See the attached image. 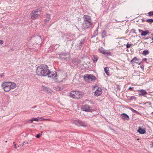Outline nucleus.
I'll return each instance as SVG.
<instances>
[{
	"label": "nucleus",
	"mask_w": 153,
	"mask_h": 153,
	"mask_svg": "<svg viewBox=\"0 0 153 153\" xmlns=\"http://www.w3.org/2000/svg\"><path fill=\"white\" fill-rule=\"evenodd\" d=\"M42 120H44V121H49L51 120V119H42Z\"/></svg>",
	"instance_id": "nucleus-29"
},
{
	"label": "nucleus",
	"mask_w": 153,
	"mask_h": 153,
	"mask_svg": "<svg viewBox=\"0 0 153 153\" xmlns=\"http://www.w3.org/2000/svg\"><path fill=\"white\" fill-rule=\"evenodd\" d=\"M33 121H40L42 120V117H38L37 118H33Z\"/></svg>",
	"instance_id": "nucleus-17"
},
{
	"label": "nucleus",
	"mask_w": 153,
	"mask_h": 153,
	"mask_svg": "<svg viewBox=\"0 0 153 153\" xmlns=\"http://www.w3.org/2000/svg\"><path fill=\"white\" fill-rule=\"evenodd\" d=\"M107 32L105 30H104L101 34L102 37L103 38L106 36Z\"/></svg>",
	"instance_id": "nucleus-22"
},
{
	"label": "nucleus",
	"mask_w": 153,
	"mask_h": 153,
	"mask_svg": "<svg viewBox=\"0 0 153 153\" xmlns=\"http://www.w3.org/2000/svg\"><path fill=\"white\" fill-rule=\"evenodd\" d=\"M104 70L106 75L109 76V74L108 72L109 71V68L108 67H105L104 69Z\"/></svg>",
	"instance_id": "nucleus-18"
},
{
	"label": "nucleus",
	"mask_w": 153,
	"mask_h": 153,
	"mask_svg": "<svg viewBox=\"0 0 153 153\" xmlns=\"http://www.w3.org/2000/svg\"><path fill=\"white\" fill-rule=\"evenodd\" d=\"M92 24V22H91L90 23L88 24V22L84 21L83 23V26L85 28H88L90 27Z\"/></svg>",
	"instance_id": "nucleus-12"
},
{
	"label": "nucleus",
	"mask_w": 153,
	"mask_h": 153,
	"mask_svg": "<svg viewBox=\"0 0 153 153\" xmlns=\"http://www.w3.org/2000/svg\"><path fill=\"white\" fill-rule=\"evenodd\" d=\"M80 121L78 120H74L73 121V123L76 125H77L78 126H80Z\"/></svg>",
	"instance_id": "nucleus-19"
},
{
	"label": "nucleus",
	"mask_w": 153,
	"mask_h": 153,
	"mask_svg": "<svg viewBox=\"0 0 153 153\" xmlns=\"http://www.w3.org/2000/svg\"><path fill=\"white\" fill-rule=\"evenodd\" d=\"M30 123H32L33 121V118H32V119L30 120Z\"/></svg>",
	"instance_id": "nucleus-32"
},
{
	"label": "nucleus",
	"mask_w": 153,
	"mask_h": 153,
	"mask_svg": "<svg viewBox=\"0 0 153 153\" xmlns=\"http://www.w3.org/2000/svg\"><path fill=\"white\" fill-rule=\"evenodd\" d=\"M99 51L100 53H102L104 54H107L108 53L102 47H101L99 49Z\"/></svg>",
	"instance_id": "nucleus-15"
},
{
	"label": "nucleus",
	"mask_w": 153,
	"mask_h": 153,
	"mask_svg": "<svg viewBox=\"0 0 153 153\" xmlns=\"http://www.w3.org/2000/svg\"><path fill=\"white\" fill-rule=\"evenodd\" d=\"M7 141H6V142H6V143H7Z\"/></svg>",
	"instance_id": "nucleus-36"
},
{
	"label": "nucleus",
	"mask_w": 153,
	"mask_h": 153,
	"mask_svg": "<svg viewBox=\"0 0 153 153\" xmlns=\"http://www.w3.org/2000/svg\"><path fill=\"white\" fill-rule=\"evenodd\" d=\"M152 40H153V39H152Z\"/></svg>",
	"instance_id": "nucleus-38"
},
{
	"label": "nucleus",
	"mask_w": 153,
	"mask_h": 153,
	"mask_svg": "<svg viewBox=\"0 0 153 153\" xmlns=\"http://www.w3.org/2000/svg\"><path fill=\"white\" fill-rule=\"evenodd\" d=\"M129 109L130 110H131L133 112H134V113H136L137 114H139V115L140 114V113L139 112H138V111H137L136 110L132 108H129Z\"/></svg>",
	"instance_id": "nucleus-26"
},
{
	"label": "nucleus",
	"mask_w": 153,
	"mask_h": 153,
	"mask_svg": "<svg viewBox=\"0 0 153 153\" xmlns=\"http://www.w3.org/2000/svg\"><path fill=\"white\" fill-rule=\"evenodd\" d=\"M138 92L140 93L139 94V95H143L147 94V92L145 90H141L138 91Z\"/></svg>",
	"instance_id": "nucleus-16"
},
{
	"label": "nucleus",
	"mask_w": 153,
	"mask_h": 153,
	"mask_svg": "<svg viewBox=\"0 0 153 153\" xmlns=\"http://www.w3.org/2000/svg\"><path fill=\"white\" fill-rule=\"evenodd\" d=\"M45 16L46 19H44V22L45 24H47L48 23L51 19V15L49 14H46Z\"/></svg>",
	"instance_id": "nucleus-14"
},
{
	"label": "nucleus",
	"mask_w": 153,
	"mask_h": 153,
	"mask_svg": "<svg viewBox=\"0 0 153 153\" xmlns=\"http://www.w3.org/2000/svg\"><path fill=\"white\" fill-rule=\"evenodd\" d=\"M84 78L86 82L89 83H90L96 79V77L91 74H86L85 75Z\"/></svg>",
	"instance_id": "nucleus-5"
},
{
	"label": "nucleus",
	"mask_w": 153,
	"mask_h": 153,
	"mask_svg": "<svg viewBox=\"0 0 153 153\" xmlns=\"http://www.w3.org/2000/svg\"><path fill=\"white\" fill-rule=\"evenodd\" d=\"M129 89L131 90L132 89V88L131 87H129L128 88Z\"/></svg>",
	"instance_id": "nucleus-33"
},
{
	"label": "nucleus",
	"mask_w": 153,
	"mask_h": 153,
	"mask_svg": "<svg viewBox=\"0 0 153 153\" xmlns=\"http://www.w3.org/2000/svg\"><path fill=\"white\" fill-rule=\"evenodd\" d=\"M82 109L83 111L87 112H90L92 110L90 106L87 105L83 106L82 107Z\"/></svg>",
	"instance_id": "nucleus-8"
},
{
	"label": "nucleus",
	"mask_w": 153,
	"mask_h": 153,
	"mask_svg": "<svg viewBox=\"0 0 153 153\" xmlns=\"http://www.w3.org/2000/svg\"><path fill=\"white\" fill-rule=\"evenodd\" d=\"M48 71H49V67L45 65L38 66L36 70V72L39 76H46Z\"/></svg>",
	"instance_id": "nucleus-1"
},
{
	"label": "nucleus",
	"mask_w": 153,
	"mask_h": 153,
	"mask_svg": "<svg viewBox=\"0 0 153 153\" xmlns=\"http://www.w3.org/2000/svg\"><path fill=\"white\" fill-rule=\"evenodd\" d=\"M145 59V60H146V59L145 58V59Z\"/></svg>",
	"instance_id": "nucleus-35"
},
{
	"label": "nucleus",
	"mask_w": 153,
	"mask_h": 153,
	"mask_svg": "<svg viewBox=\"0 0 153 153\" xmlns=\"http://www.w3.org/2000/svg\"><path fill=\"white\" fill-rule=\"evenodd\" d=\"M82 95V93L78 91H72L70 93V96L73 98L78 99L80 98Z\"/></svg>",
	"instance_id": "nucleus-4"
},
{
	"label": "nucleus",
	"mask_w": 153,
	"mask_h": 153,
	"mask_svg": "<svg viewBox=\"0 0 153 153\" xmlns=\"http://www.w3.org/2000/svg\"><path fill=\"white\" fill-rule=\"evenodd\" d=\"M87 124L86 123L82 121H80V126H82L84 127H86L87 126Z\"/></svg>",
	"instance_id": "nucleus-23"
},
{
	"label": "nucleus",
	"mask_w": 153,
	"mask_h": 153,
	"mask_svg": "<svg viewBox=\"0 0 153 153\" xmlns=\"http://www.w3.org/2000/svg\"><path fill=\"white\" fill-rule=\"evenodd\" d=\"M137 132L140 134H143L146 133V130L145 128H142L141 127L139 126L137 130Z\"/></svg>",
	"instance_id": "nucleus-11"
},
{
	"label": "nucleus",
	"mask_w": 153,
	"mask_h": 153,
	"mask_svg": "<svg viewBox=\"0 0 153 153\" xmlns=\"http://www.w3.org/2000/svg\"><path fill=\"white\" fill-rule=\"evenodd\" d=\"M144 21L151 24V23L153 22V19H147L144 20Z\"/></svg>",
	"instance_id": "nucleus-24"
},
{
	"label": "nucleus",
	"mask_w": 153,
	"mask_h": 153,
	"mask_svg": "<svg viewBox=\"0 0 153 153\" xmlns=\"http://www.w3.org/2000/svg\"><path fill=\"white\" fill-rule=\"evenodd\" d=\"M41 10L40 8L36 9L32 11L30 13L31 19L34 20L38 18L40 16V13Z\"/></svg>",
	"instance_id": "nucleus-3"
},
{
	"label": "nucleus",
	"mask_w": 153,
	"mask_h": 153,
	"mask_svg": "<svg viewBox=\"0 0 153 153\" xmlns=\"http://www.w3.org/2000/svg\"><path fill=\"white\" fill-rule=\"evenodd\" d=\"M84 21L88 22V24L90 23L91 22H92L91 17L88 15H84L83 17Z\"/></svg>",
	"instance_id": "nucleus-9"
},
{
	"label": "nucleus",
	"mask_w": 153,
	"mask_h": 153,
	"mask_svg": "<svg viewBox=\"0 0 153 153\" xmlns=\"http://www.w3.org/2000/svg\"><path fill=\"white\" fill-rule=\"evenodd\" d=\"M152 144H153V143H152Z\"/></svg>",
	"instance_id": "nucleus-37"
},
{
	"label": "nucleus",
	"mask_w": 153,
	"mask_h": 153,
	"mask_svg": "<svg viewBox=\"0 0 153 153\" xmlns=\"http://www.w3.org/2000/svg\"><path fill=\"white\" fill-rule=\"evenodd\" d=\"M139 33L141 32V35L142 36H145L146 35L149 33V32L148 30H143L140 29L139 30Z\"/></svg>",
	"instance_id": "nucleus-13"
},
{
	"label": "nucleus",
	"mask_w": 153,
	"mask_h": 153,
	"mask_svg": "<svg viewBox=\"0 0 153 153\" xmlns=\"http://www.w3.org/2000/svg\"><path fill=\"white\" fill-rule=\"evenodd\" d=\"M120 117L121 119L124 120H128L129 119V116L124 113H123L121 114Z\"/></svg>",
	"instance_id": "nucleus-10"
},
{
	"label": "nucleus",
	"mask_w": 153,
	"mask_h": 153,
	"mask_svg": "<svg viewBox=\"0 0 153 153\" xmlns=\"http://www.w3.org/2000/svg\"><path fill=\"white\" fill-rule=\"evenodd\" d=\"M131 45L129 44L128 43H127L126 45V47L127 48H130L131 46Z\"/></svg>",
	"instance_id": "nucleus-28"
},
{
	"label": "nucleus",
	"mask_w": 153,
	"mask_h": 153,
	"mask_svg": "<svg viewBox=\"0 0 153 153\" xmlns=\"http://www.w3.org/2000/svg\"><path fill=\"white\" fill-rule=\"evenodd\" d=\"M14 147L15 148V149H16L17 148L16 146V144H15L14 145Z\"/></svg>",
	"instance_id": "nucleus-34"
},
{
	"label": "nucleus",
	"mask_w": 153,
	"mask_h": 153,
	"mask_svg": "<svg viewBox=\"0 0 153 153\" xmlns=\"http://www.w3.org/2000/svg\"><path fill=\"white\" fill-rule=\"evenodd\" d=\"M47 74V76L49 77H51L54 79H56V78L57 76V74L55 72H51L50 70L49 69V71H48Z\"/></svg>",
	"instance_id": "nucleus-7"
},
{
	"label": "nucleus",
	"mask_w": 153,
	"mask_h": 153,
	"mask_svg": "<svg viewBox=\"0 0 153 153\" xmlns=\"http://www.w3.org/2000/svg\"><path fill=\"white\" fill-rule=\"evenodd\" d=\"M3 43V41L2 40H0V44H1Z\"/></svg>",
	"instance_id": "nucleus-31"
},
{
	"label": "nucleus",
	"mask_w": 153,
	"mask_h": 153,
	"mask_svg": "<svg viewBox=\"0 0 153 153\" xmlns=\"http://www.w3.org/2000/svg\"><path fill=\"white\" fill-rule=\"evenodd\" d=\"M1 87L5 91L7 92L11 89L16 88V85L11 82H5L2 83Z\"/></svg>",
	"instance_id": "nucleus-2"
},
{
	"label": "nucleus",
	"mask_w": 153,
	"mask_h": 153,
	"mask_svg": "<svg viewBox=\"0 0 153 153\" xmlns=\"http://www.w3.org/2000/svg\"><path fill=\"white\" fill-rule=\"evenodd\" d=\"M149 53V51L148 50H144L142 54L144 56H146Z\"/></svg>",
	"instance_id": "nucleus-21"
},
{
	"label": "nucleus",
	"mask_w": 153,
	"mask_h": 153,
	"mask_svg": "<svg viewBox=\"0 0 153 153\" xmlns=\"http://www.w3.org/2000/svg\"><path fill=\"white\" fill-rule=\"evenodd\" d=\"M148 15L149 16H153V11L149 12L148 13Z\"/></svg>",
	"instance_id": "nucleus-27"
},
{
	"label": "nucleus",
	"mask_w": 153,
	"mask_h": 153,
	"mask_svg": "<svg viewBox=\"0 0 153 153\" xmlns=\"http://www.w3.org/2000/svg\"><path fill=\"white\" fill-rule=\"evenodd\" d=\"M97 87V86L95 85V86H94L92 90H96L94 92V95L95 96L98 97L100 96L102 94V89L100 87H98L96 89V88Z\"/></svg>",
	"instance_id": "nucleus-6"
},
{
	"label": "nucleus",
	"mask_w": 153,
	"mask_h": 153,
	"mask_svg": "<svg viewBox=\"0 0 153 153\" xmlns=\"http://www.w3.org/2000/svg\"><path fill=\"white\" fill-rule=\"evenodd\" d=\"M98 57L95 56H94V59H93V61L94 63H96L97 62L98 59Z\"/></svg>",
	"instance_id": "nucleus-25"
},
{
	"label": "nucleus",
	"mask_w": 153,
	"mask_h": 153,
	"mask_svg": "<svg viewBox=\"0 0 153 153\" xmlns=\"http://www.w3.org/2000/svg\"><path fill=\"white\" fill-rule=\"evenodd\" d=\"M138 60L137 59V58L135 57L134 58L130 61V62L132 63H137L136 61H138Z\"/></svg>",
	"instance_id": "nucleus-20"
},
{
	"label": "nucleus",
	"mask_w": 153,
	"mask_h": 153,
	"mask_svg": "<svg viewBox=\"0 0 153 153\" xmlns=\"http://www.w3.org/2000/svg\"><path fill=\"white\" fill-rule=\"evenodd\" d=\"M40 134H39L37 135L36 136V137L37 138H39L40 137Z\"/></svg>",
	"instance_id": "nucleus-30"
}]
</instances>
